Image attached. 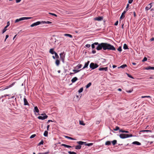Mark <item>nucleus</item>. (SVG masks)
<instances>
[{"instance_id": "603ef678", "label": "nucleus", "mask_w": 154, "mask_h": 154, "mask_svg": "<svg viewBox=\"0 0 154 154\" xmlns=\"http://www.w3.org/2000/svg\"><path fill=\"white\" fill-rule=\"evenodd\" d=\"M85 46L87 48H89L91 47V45L90 44H87Z\"/></svg>"}, {"instance_id": "e433bc0d", "label": "nucleus", "mask_w": 154, "mask_h": 154, "mask_svg": "<svg viewBox=\"0 0 154 154\" xmlns=\"http://www.w3.org/2000/svg\"><path fill=\"white\" fill-rule=\"evenodd\" d=\"M83 88H80L78 91V92L79 93H81L83 91Z\"/></svg>"}, {"instance_id": "bf43d9fd", "label": "nucleus", "mask_w": 154, "mask_h": 154, "mask_svg": "<svg viewBox=\"0 0 154 154\" xmlns=\"http://www.w3.org/2000/svg\"><path fill=\"white\" fill-rule=\"evenodd\" d=\"M118 24V21H117L114 24L115 26H117Z\"/></svg>"}, {"instance_id": "052dcab7", "label": "nucleus", "mask_w": 154, "mask_h": 154, "mask_svg": "<svg viewBox=\"0 0 154 154\" xmlns=\"http://www.w3.org/2000/svg\"><path fill=\"white\" fill-rule=\"evenodd\" d=\"M21 0H16V2L17 3L20 2Z\"/></svg>"}, {"instance_id": "2eb2a0df", "label": "nucleus", "mask_w": 154, "mask_h": 154, "mask_svg": "<svg viewBox=\"0 0 154 154\" xmlns=\"http://www.w3.org/2000/svg\"><path fill=\"white\" fill-rule=\"evenodd\" d=\"M126 11H124L122 13V15H121V16L120 17V19H122L123 17H124L125 16H124V15L126 13Z\"/></svg>"}, {"instance_id": "0e129e2a", "label": "nucleus", "mask_w": 154, "mask_h": 154, "mask_svg": "<svg viewBox=\"0 0 154 154\" xmlns=\"http://www.w3.org/2000/svg\"><path fill=\"white\" fill-rule=\"evenodd\" d=\"M153 3H151L149 4V5H150V7L151 8L152 6V4H153Z\"/></svg>"}, {"instance_id": "5fc2aeb1", "label": "nucleus", "mask_w": 154, "mask_h": 154, "mask_svg": "<svg viewBox=\"0 0 154 154\" xmlns=\"http://www.w3.org/2000/svg\"><path fill=\"white\" fill-rule=\"evenodd\" d=\"M150 7H146V8H145V10L146 11H148V10H149V9H150Z\"/></svg>"}, {"instance_id": "79ce46f5", "label": "nucleus", "mask_w": 154, "mask_h": 154, "mask_svg": "<svg viewBox=\"0 0 154 154\" xmlns=\"http://www.w3.org/2000/svg\"><path fill=\"white\" fill-rule=\"evenodd\" d=\"M43 143H44V141L42 140L41 141L40 143H38V145L39 146V145H40L42 144H43Z\"/></svg>"}, {"instance_id": "a19ab883", "label": "nucleus", "mask_w": 154, "mask_h": 154, "mask_svg": "<svg viewBox=\"0 0 154 154\" xmlns=\"http://www.w3.org/2000/svg\"><path fill=\"white\" fill-rule=\"evenodd\" d=\"M79 124L81 125H85V124L82 121H80Z\"/></svg>"}, {"instance_id": "4be33fe9", "label": "nucleus", "mask_w": 154, "mask_h": 154, "mask_svg": "<svg viewBox=\"0 0 154 154\" xmlns=\"http://www.w3.org/2000/svg\"><path fill=\"white\" fill-rule=\"evenodd\" d=\"M81 148V146L80 145H78L75 146V149H79Z\"/></svg>"}, {"instance_id": "9b49d317", "label": "nucleus", "mask_w": 154, "mask_h": 154, "mask_svg": "<svg viewBox=\"0 0 154 154\" xmlns=\"http://www.w3.org/2000/svg\"><path fill=\"white\" fill-rule=\"evenodd\" d=\"M34 112H36L37 113H38L39 112V110L38 109V107L37 106H35L34 108Z\"/></svg>"}, {"instance_id": "8fccbe9b", "label": "nucleus", "mask_w": 154, "mask_h": 154, "mask_svg": "<svg viewBox=\"0 0 154 154\" xmlns=\"http://www.w3.org/2000/svg\"><path fill=\"white\" fill-rule=\"evenodd\" d=\"M36 136V135L35 134H33V135H32L30 137V138H34Z\"/></svg>"}, {"instance_id": "412c9836", "label": "nucleus", "mask_w": 154, "mask_h": 154, "mask_svg": "<svg viewBox=\"0 0 154 154\" xmlns=\"http://www.w3.org/2000/svg\"><path fill=\"white\" fill-rule=\"evenodd\" d=\"M146 69L149 70V69H152L154 70V67H151L150 66H148L146 68Z\"/></svg>"}, {"instance_id": "c9c22d12", "label": "nucleus", "mask_w": 154, "mask_h": 154, "mask_svg": "<svg viewBox=\"0 0 154 154\" xmlns=\"http://www.w3.org/2000/svg\"><path fill=\"white\" fill-rule=\"evenodd\" d=\"M119 130V128L118 126H116L115 128L113 129V130L115 131H117Z\"/></svg>"}, {"instance_id": "de8ad7c7", "label": "nucleus", "mask_w": 154, "mask_h": 154, "mask_svg": "<svg viewBox=\"0 0 154 154\" xmlns=\"http://www.w3.org/2000/svg\"><path fill=\"white\" fill-rule=\"evenodd\" d=\"M147 60V58L146 57H144L142 60V62H144Z\"/></svg>"}, {"instance_id": "4c0bfd02", "label": "nucleus", "mask_w": 154, "mask_h": 154, "mask_svg": "<svg viewBox=\"0 0 154 154\" xmlns=\"http://www.w3.org/2000/svg\"><path fill=\"white\" fill-rule=\"evenodd\" d=\"M8 96V94H5L4 95H2L1 97H0V99L4 97H6V96Z\"/></svg>"}, {"instance_id": "7c9ffc66", "label": "nucleus", "mask_w": 154, "mask_h": 154, "mask_svg": "<svg viewBox=\"0 0 154 154\" xmlns=\"http://www.w3.org/2000/svg\"><path fill=\"white\" fill-rule=\"evenodd\" d=\"M91 85V82L89 83L86 86V88H88L89 87H90Z\"/></svg>"}, {"instance_id": "20e7f679", "label": "nucleus", "mask_w": 154, "mask_h": 154, "mask_svg": "<svg viewBox=\"0 0 154 154\" xmlns=\"http://www.w3.org/2000/svg\"><path fill=\"white\" fill-rule=\"evenodd\" d=\"M60 59L62 60V62L64 63L65 54L64 52L61 53L60 54Z\"/></svg>"}, {"instance_id": "473e14b6", "label": "nucleus", "mask_w": 154, "mask_h": 154, "mask_svg": "<svg viewBox=\"0 0 154 154\" xmlns=\"http://www.w3.org/2000/svg\"><path fill=\"white\" fill-rule=\"evenodd\" d=\"M7 27H7L6 26L5 27V28H4V29H3V30H2V33H4L7 30L6 28Z\"/></svg>"}, {"instance_id": "a878e982", "label": "nucleus", "mask_w": 154, "mask_h": 154, "mask_svg": "<svg viewBox=\"0 0 154 154\" xmlns=\"http://www.w3.org/2000/svg\"><path fill=\"white\" fill-rule=\"evenodd\" d=\"M48 131H45L44 133V136L46 137H47L48 136Z\"/></svg>"}, {"instance_id": "dca6fc26", "label": "nucleus", "mask_w": 154, "mask_h": 154, "mask_svg": "<svg viewBox=\"0 0 154 154\" xmlns=\"http://www.w3.org/2000/svg\"><path fill=\"white\" fill-rule=\"evenodd\" d=\"M49 52L52 54H54L56 52L54 51V49L53 48H51L50 49Z\"/></svg>"}, {"instance_id": "338daca9", "label": "nucleus", "mask_w": 154, "mask_h": 154, "mask_svg": "<svg viewBox=\"0 0 154 154\" xmlns=\"http://www.w3.org/2000/svg\"><path fill=\"white\" fill-rule=\"evenodd\" d=\"M50 127V125H48L47 126V131H48L49 130V128Z\"/></svg>"}, {"instance_id": "6ab92c4d", "label": "nucleus", "mask_w": 154, "mask_h": 154, "mask_svg": "<svg viewBox=\"0 0 154 154\" xmlns=\"http://www.w3.org/2000/svg\"><path fill=\"white\" fill-rule=\"evenodd\" d=\"M61 146H64V147H67V148H69L72 147V146H70L68 145H67L66 144H62L61 145Z\"/></svg>"}, {"instance_id": "f3484780", "label": "nucleus", "mask_w": 154, "mask_h": 154, "mask_svg": "<svg viewBox=\"0 0 154 154\" xmlns=\"http://www.w3.org/2000/svg\"><path fill=\"white\" fill-rule=\"evenodd\" d=\"M64 35L65 36H68L70 38H72V36L70 34H64Z\"/></svg>"}, {"instance_id": "58836bf2", "label": "nucleus", "mask_w": 154, "mask_h": 154, "mask_svg": "<svg viewBox=\"0 0 154 154\" xmlns=\"http://www.w3.org/2000/svg\"><path fill=\"white\" fill-rule=\"evenodd\" d=\"M54 54H55V57H56V58L57 59H58L59 58V56L57 53L55 52Z\"/></svg>"}, {"instance_id": "7ed1b4c3", "label": "nucleus", "mask_w": 154, "mask_h": 154, "mask_svg": "<svg viewBox=\"0 0 154 154\" xmlns=\"http://www.w3.org/2000/svg\"><path fill=\"white\" fill-rule=\"evenodd\" d=\"M99 66L96 63H91L90 65V67L92 69H94L98 67Z\"/></svg>"}, {"instance_id": "09e8293b", "label": "nucleus", "mask_w": 154, "mask_h": 154, "mask_svg": "<svg viewBox=\"0 0 154 154\" xmlns=\"http://www.w3.org/2000/svg\"><path fill=\"white\" fill-rule=\"evenodd\" d=\"M49 14H51V15H52L54 16L55 17H57V15L56 14H54V13H49Z\"/></svg>"}, {"instance_id": "ea45409f", "label": "nucleus", "mask_w": 154, "mask_h": 154, "mask_svg": "<svg viewBox=\"0 0 154 154\" xmlns=\"http://www.w3.org/2000/svg\"><path fill=\"white\" fill-rule=\"evenodd\" d=\"M82 66V65L81 64H79L76 67H78V69L81 68Z\"/></svg>"}, {"instance_id": "6e6552de", "label": "nucleus", "mask_w": 154, "mask_h": 154, "mask_svg": "<svg viewBox=\"0 0 154 154\" xmlns=\"http://www.w3.org/2000/svg\"><path fill=\"white\" fill-rule=\"evenodd\" d=\"M23 101H24V105L25 106L28 105L29 106V104L27 101L26 99L25 98H23Z\"/></svg>"}, {"instance_id": "ddd939ff", "label": "nucleus", "mask_w": 154, "mask_h": 154, "mask_svg": "<svg viewBox=\"0 0 154 154\" xmlns=\"http://www.w3.org/2000/svg\"><path fill=\"white\" fill-rule=\"evenodd\" d=\"M132 144L136 145H141V143H140L139 142L135 141H134L132 143Z\"/></svg>"}, {"instance_id": "f03ea898", "label": "nucleus", "mask_w": 154, "mask_h": 154, "mask_svg": "<svg viewBox=\"0 0 154 154\" xmlns=\"http://www.w3.org/2000/svg\"><path fill=\"white\" fill-rule=\"evenodd\" d=\"M133 136H134L131 134H123L119 135L120 137L122 139H125Z\"/></svg>"}, {"instance_id": "680f3d73", "label": "nucleus", "mask_w": 154, "mask_h": 154, "mask_svg": "<svg viewBox=\"0 0 154 154\" xmlns=\"http://www.w3.org/2000/svg\"><path fill=\"white\" fill-rule=\"evenodd\" d=\"M19 22V21L18 20V19H17L15 21V23H17L18 22Z\"/></svg>"}, {"instance_id": "a211bd4d", "label": "nucleus", "mask_w": 154, "mask_h": 154, "mask_svg": "<svg viewBox=\"0 0 154 154\" xmlns=\"http://www.w3.org/2000/svg\"><path fill=\"white\" fill-rule=\"evenodd\" d=\"M42 23H47V24H51V22L49 21H41Z\"/></svg>"}, {"instance_id": "e2e57ef3", "label": "nucleus", "mask_w": 154, "mask_h": 154, "mask_svg": "<svg viewBox=\"0 0 154 154\" xmlns=\"http://www.w3.org/2000/svg\"><path fill=\"white\" fill-rule=\"evenodd\" d=\"M92 53L93 54H95L96 53V51L95 50H93L92 51Z\"/></svg>"}, {"instance_id": "f8f14e48", "label": "nucleus", "mask_w": 154, "mask_h": 154, "mask_svg": "<svg viewBox=\"0 0 154 154\" xmlns=\"http://www.w3.org/2000/svg\"><path fill=\"white\" fill-rule=\"evenodd\" d=\"M77 143L79 144L80 145H82L83 144L85 145V142H82V141H77L76 142Z\"/></svg>"}, {"instance_id": "72a5a7b5", "label": "nucleus", "mask_w": 154, "mask_h": 154, "mask_svg": "<svg viewBox=\"0 0 154 154\" xmlns=\"http://www.w3.org/2000/svg\"><path fill=\"white\" fill-rule=\"evenodd\" d=\"M49 151H47L43 153H39L38 154H48L49 153Z\"/></svg>"}, {"instance_id": "49530a36", "label": "nucleus", "mask_w": 154, "mask_h": 154, "mask_svg": "<svg viewBox=\"0 0 154 154\" xmlns=\"http://www.w3.org/2000/svg\"><path fill=\"white\" fill-rule=\"evenodd\" d=\"M18 19L20 21H22V20H24V17H22L20 18L19 19Z\"/></svg>"}, {"instance_id": "393cba45", "label": "nucleus", "mask_w": 154, "mask_h": 154, "mask_svg": "<svg viewBox=\"0 0 154 154\" xmlns=\"http://www.w3.org/2000/svg\"><path fill=\"white\" fill-rule=\"evenodd\" d=\"M65 137L66 138H67V139H70V140H76V139H75V138H72V137H68V136H65Z\"/></svg>"}, {"instance_id": "b1692460", "label": "nucleus", "mask_w": 154, "mask_h": 154, "mask_svg": "<svg viewBox=\"0 0 154 154\" xmlns=\"http://www.w3.org/2000/svg\"><path fill=\"white\" fill-rule=\"evenodd\" d=\"M119 131L120 132H122V133H129V132L127 131L123 130L122 129L119 130Z\"/></svg>"}, {"instance_id": "39448f33", "label": "nucleus", "mask_w": 154, "mask_h": 154, "mask_svg": "<svg viewBox=\"0 0 154 154\" xmlns=\"http://www.w3.org/2000/svg\"><path fill=\"white\" fill-rule=\"evenodd\" d=\"M48 117V116L46 114H45V116H39L38 117V118L39 119L43 120L47 119Z\"/></svg>"}, {"instance_id": "69168bd1", "label": "nucleus", "mask_w": 154, "mask_h": 154, "mask_svg": "<svg viewBox=\"0 0 154 154\" xmlns=\"http://www.w3.org/2000/svg\"><path fill=\"white\" fill-rule=\"evenodd\" d=\"M8 37H9L8 35H6L5 41H6V39Z\"/></svg>"}, {"instance_id": "f257e3e1", "label": "nucleus", "mask_w": 154, "mask_h": 154, "mask_svg": "<svg viewBox=\"0 0 154 154\" xmlns=\"http://www.w3.org/2000/svg\"><path fill=\"white\" fill-rule=\"evenodd\" d=\"M95 45H97L96 48L98 51L102 49L104 50H107L108 51H115L116 50V48L113 45L107 43L103 42L99 43L97 42H94L91 45L92 49L95 48Z\"/></svg>"}, {"instance_id": "37998d69", "label": "nucleus", "mask_w": 154, "mask_h": 154, "mask_svg": "<svg viewBox=\"0 0 154 154\" xmlns=\"http://www.w3.org/2000/svg\"><path fill=\"white\" fill-rule=\"evenodd\" d=\"M141 98H151V97L149 96H142L141 97Z\"/></svg>"}, {"instance_id": "1a4fd4ad", "label": "nucleus", "mask_w": 154, "mask_h": 154, "mask_svg": "<svg viewBox=\"0 0 154 154\" xmlns=\"http://www.w3.org/2000/svg\"><path fill=\"white\" fill-rule=\"evenodd\" d=\"M90 61H88L87 62H86L85 63V64L83 67L81 69V70H82L84 69L87 68L88 65Z\"/></svg>"}, {"instance_id": "423d86ee", "label": "nucleus", "mask_w": 154, "mask_h": 154, "mask_svg": "<svg viewBox=\"0 0 154 154\" xmlns=\"http://www.w3.org/2000/svg\"><path fill=\"white\" fill-rule=\"evenodd\" d=\"M41 24H42L41 21H37L31 24L30 25V26L31 27H33L34 26L38 25Z\"/></svg>"}, {"instance_id": "a18cd8bd", "label": "nucleus", "mask_w": 154, "mask_h": 154, "mask_svg": "<svg viewBox=\"0 0 154 154\" xmlns=\"http://www.w3.org/2000/svg\"><path fill=\"white\" fill-rule=\"evenodd\" d=\"M118 51L121 52L122 51V49L121 47H119L117 49Z\"/></svg>"}, {"instance_id": "2f4dec72", "label": "nucleus", "mask_w": 154, "mask_h": 154, "mask_svg": "<svg viewBox=\"0 0 154 154\" xmlns=\"http://www.w3.org/2000/svg\"><path fill=\"white\" fill-rule=\"evenodd\" d=\"M81 70H76V69H73V71L74 72V73H76L79 72Z\"/></svg>"}, {"instance_id": "774afa93", "label": "nucleus", "mask_w": 154, "mask_h": 154, "mask_svg": "<svg viewBox=\"0 0 154 154\" xmlns=\"http://www.w3.org/2000/svg\"><path fill=\"white\" fill-rule=\"evenodd\" d=\"M52 121L51 120H49L48 121L47 123H48L49 122H52Z\"/></svg>"}, {"instance_id": "c03bdc74", "label": "nucleus", "mask_w": 154, "mask_h": 154, "mask_svg": "<svg viewBox=\"0 0 154 154\" xmlns=\"http://www.w3.org/2000/svg\"><path fill=\"white\" fill-rule=\"evenodd\" d=\"M141 131L142 132H152V131L151 130H143L142 131Z\"/></svg>"}, {"instance_id": "c85d7f7f", "label": "nucleus", "mask_w": 154, "mask_h": 154, "mask_svg": "<svg viewBox=\"0 0 154 154\" xmlns=\"http://www.w3.org/2000/svg\"><path fill=\"white\" fill-rule=\"evenodd\" d=\"M126 66L127 65L126 64H124L123 65L121 66L120 67H119L118 68H121L123 69L125 68Z\"/></svg>"}, {"instance_id": "6e6d98bb", "label": "nucleus", "mask_w": 154, "mask_h": 154, "mask_svg": "<svg viewBox=\"0 0 154 154\" xmlns=\"http://www.w3.org/2000/svg\"><path fill=\"white\" fill-rule=\"evenodd\" d=\"M10 25V23L9 21H8L7 23V25L6 26L7 27H8Z\"/></svg>"}, {"instance_id": "5701e85b", "label": "nucleus", "mask_w": 154, "mask_h": 154, "mask_svg": "<svg viewBox=\"0 0 154 154\" xmlns=\"http://www.w3.org/2000/svg\"><path fill=\"white\" fill-rule=\"evenodd\" d=\"M123 48L125 50L128 49L127 45L126 44H124Z\"/></svg>"}, {"instance_id": "aec40b11", "label": "nucleus", "mask_w": 154, "mask_h": 154, "mask_svg": "<svg viewBox=\"0 0 154 154\" xmlns=\"http://www.w3.org/2000/svg\"><path fill=\"white\" fill-rule=\"evenodd\" d=\"M55 64L57 66H58L60 64V60L58 59H57L55 61Z\"/></svg>"}, {"instance_id": "9d476101", "label": "nucleus", "mask_w": 154, "mask_h": 154, "mask_svg": "<svg viewBox=\"0 0 154 154\" xmlns=\"http://www.w3.org/2000/svg\"><path fill=\"white\" fill-rule=\"evenodd\" d=\"M103 19V17H98L94 18V20H95L97 21H101Z\"/></svg>"}, {"instance_id": "3c124183", "label": "nucleus", "mask_w": 154, "mask_h": 154, "mask_svg": "<svg viewBox=\"0 0 154 154\" xmlns=\"http://www.w3.org/2000/svg\"><path fill=\"white\" fill-rule=\"evenodd\" d=\"M127 75H128V77H129L131 78V79H134V78L131 75L128 74Z\"/></svg>"}, {"instance_id": "bb28decb", "label": "nucleus", "mask_w": 154, "mask_h": 154, "mask_svg": "<svg viewBox=\"0 0 154 154\" xmlns=\"http://www.w3.org/2000/svg\"><path fill=\"white\" fill-rule=\"evenodd\" d=\"M111 142L110 141H106L105 143L106 145H109L111 144Z\"/></svg>"}, {"instance_id": "4468645a", "label": "nucleus", "mask_w": 154, "mask_h": 154, "mask_svg": "<svg viewBox=\"0 0 154 154\" xmlns=\"http://www.w3.org/2000/svg\"><path fill=\"white\" fill-rule=\"evenodd\" d=\"M78 80L77 77H75L73 78L71 80V82L72 83H74Z\"/></svg>"}, {"instance_id": "13d9d810", "label": "nucleus", "mask_w": 154, "mask_h": 154, "mask_svg": "<svg viewBox=\"0 0 154 154\" xmlns=\"http://www.w3.org/2000/svg\"><path fill=\"white\" fill-rule=\"evenodd\" d=\"M133 91V90H130L128 91H127L126 92L128 93H131Z\"/></svg>"}, {"instance_id": "4d7b16f0", "label": "nucleus", "mask_w": 154, "mask_h": 154, "mask_svg": "<svg viewBox=\"0 0 154 154\" xmlns=\"http://www.w3.org/2000/svg\"><path fill=\"white\" fill-rule=\"evenodd\" d=\"M133 1V0H129L128 3L129 4H131Z\"/></svg>"}, {"instance_id": "0eeeda50", "label": "nucleus", "mask_w": 154, "mask_h": 154, "mask_svg": "<svg viewBox=\"0 0 154 154\" xmlns=\"http://www.w3.org/2000/svg\"><path fill=\"white\" fill-rule=\"evenodd\" d=\"M108 68L107 67H100L98 69V70L100 71H107L108 70Z\"/></svg>"}, {"instance_id": "f704fd0d", "label": "nucleus", "mask_w": 154, "mask_h": 154, "mask_svg": "<svg viewBox=\"0 0 154 154\" xmlns=\"http://www.w3.org/2000/svg\"><path fill=\"white\" fill-rule=\"evenodd\" d=\"M68 153L69 154H76V153L74 152L69 151Z\"/></svg>"}, {"instance_id": "c756f323", "label": "nucleus", "mask_w": 154, "mask_h": 154, "mask_svg": "<svg viewBox=\"0 0 154 154\" xmlns=\"http://www.w3.org/2000/svg\"><path fill=\"white\" fill-rule=\"evenodd\" d=\"M112 143L113 145H115L117 143V140H114L112 141Z\"/></svg>"}, {"instance_id": "864d4df0", "label": "nucleus", "mask_w": 154, "mask_h": 154, "mask_svg": "<svg viewBox=\"0 0 154 154\" xmlns=\"http://www.w3.org/2000/svg\"><path fill=\"white\" fill-rule=\"evenodd\" d=\"M24 20L29 19H31L32 18L31 17H24Z\"/></svg>"}, {"instance_id": "cd10ccee", "label": "nucleus", "mask_w": 154, "mask_h": 154, "mask_svg": "<svg viewBox=\"0 0 154 154\" xmlns=\"http://www.w3.org/2000/svg\"><path fill=\"white\" fill-rule=\"evenodd\" d=\"M93 143H85V146H91L92 145H93Z\"/></svg>"}]
</instances>
